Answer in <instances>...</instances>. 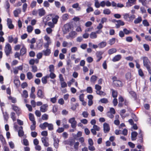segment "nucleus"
<instances>
[{
  "label": "nucleus",
  "mask_w": 151,
  "mask_h": 151,
  "mask_svg": "<svg viewBox=\"0 0 151 151\" xmlns=\"http://www.w3.org/2000/svg\"><path fill=\"white\" fill-rule=\"evenodd\" d=\"M143 60V65L146 68H149V67L150 66L151 62L149 60L148 58L146 56H144L141 58Z\"/></svg>",
  "instance_id": "obj_1"
},
{
  "label": "nucleus",
  "mask_w": 151,
  "mask_h": 151,
  "mask_svg": "<svg viewBox=\"0 0 151 151\" xmlns=\"http://www.w3.org/2000/svg\"><path fill=\"white\" fill-rule=\"evenodd\" d=\"M45 40L47 41V42L44 44V46L45 48H47L49 47V46L51 43V41L50 37L47 36L44 37Z\"/></svg>",
  "instance_id": "obj_2"
},
{
  "label": "nucleus",
  "mask_w": 151,
  "mask_h": 151,
  "mask_svg": "<svg viewBox=\"0 0 151 151\" xmlns=\"http://www.w3.org/2000/svg\"><path fill=\"white\" fill-rule=\"evenodd\" d=\"M68 122L71 124V127L73 128H75L76 127V124L77 122L75 120L74 117H72L69 120Z\"/></svg>",
  "instance_id": "obj_3"
},
{
  "label": "nucleus",
  "mask_w": 151,
  "mask_h": 151,
  "mask_svg": "<svg viewBox=\"0 0 151 151\" xmlns=\"http://www.w3.org/2000/svg\"><path fill=\"white\" fill-rule=\"evenodd\" d=\"M63 32L64 34H67L71 29L72 27L69 24H66L64 26Z\"/></svg>",
  "instance_id": "obj_4"
},
{
  "label": "nucleus",
  "mask_w": 151,
  "mask_h": 151,
  "mask_svg": "<svg viewBox=\"0 0 151 151\" xmlns=\"http://www.w3.org/2000/svg\"><path fill=\"white\" fill-rule=\"evenodd\" d=\"M12 48L10 45L9 43H7L5 47V52L7 56H8L10 54Z\"/></svg>",
  "instance_id": "obj_5"
},
{
  "label": "nucleus",
  "mask_w": 151,
  "mask_h": 151,
  "mask_svg": "<svg viewBox=\"0 0 151 151\" xmlns=\"http://www.w3.org/2000/svg\"><path fill=\"white\" fill-rule=\"evenodd\" d=\"M12 109L16 112V113L18 116L20 115L21 113V110L19 107L15 106L14 105L12 104Z\"/></svg>",
  "instance_id": "obj_6"
},
{
  "label": "nucleus",
  "mask_w": 151,
  "mask_h": 151,
  "mask_svg": "<svg viewBox=\"0 0 151 151\" xmlns=\"http://www.w3.org/2000/svg\"><path fill=\"white\" fill-rule=\"evenodd\" d=\"M41 140L44 145L45 147H48L49 145L48 143V138L47 137H42Z\"/></svg>",
  "instance_id": "obj_7"
},
{
  "label": "nucleus",
  "mask_w": 151,
  "mask_h": 151,
  "mask_svg": "<svg viewBox=\"0 0 151 151\" xmlns=\"http://www.w3.org/2000/svg\"><path fill=\"white\" fill-rule=\"evenodd\" d=\"M104 131L105 133L108 132L110 130V127L109 124L105 123L103 124Z\"/></svg>",
  "instance_id": "obj_8"
},
{
  "label": "nucleus",
  "mask_w": 151,
  "mask_h": 151,
  "mask_svg": "<svg viewBox=\"0 0 151 151\" xmlns=\"http://www.w3.org/2000/svg\"><path fill=\"white\" fill-rule=\"evenodd\" d=\"M7 25L8 28L10 29H13L14 28V26L13 24H12V21L10 18H8L7 20Z\"/></svg>",
  "instance_id": "obj_9"
},
{
  "label": "nucleus",
  "mask_w": 151,
  "mask_h": 151,
  "mask_svg": "<svg viewBox=\"0 0 151 151\" xmlns=\"http://www.w3.org/2000/svg\"><path fill=\"white\" fill-rule=\"evenodd\" d=\"M37 96L40 99H43L45 97L44 93L41 89H38L37 92Z\"/></svg>",
  "instance_id": "obj_10"
},
{
  "label": "nucleus",
  "mask_w": 151,
  "mask_h": 151,
  "mask_svg": "<svg viewBox=\"0 0 151 151\" xmlns=\"http://www.w3.org/2000/svg\"><path fill=\"white\" fill-rule=\"evenodd\" d=\"M45 50H43L42 51L43 54L45 56H49L50 55L51 53V50L49 48H46Z\"/></svg>",
  "instance_id": "obj_11"
},
{
  "label": "nucleus",
  "mask_w": 151,
  "mask_h": 151,
  "mask_svg": "<svg viewBox=\"0 0 151 151\" xmlns=\"http://www.w3.org/2000/svg\"><path fill=\"white\" fill-rule=\"evenodd\" d=\"M102 2L101 4L103 6V7H105V6L107 7L110 6H111V3L109 0L103 1Z\"/></svg>",
  "instance_id": "obj_12"
},
{
  "label": "nucleus",
  "mask_w": 151,
  "mask_h": 151,
  "mask_svg": "<svg viewBox=\"0 0 151 151\" xmlns=\"http://www.w3.org/2000/svg\"><path fill=\"white\" fill-rule=\"evenodd\" d=\"M24 132L23 130L22 126H20L19 127V130L18 131V135L19 137H22L24 136Z\"/></svg>",
  "instance_id": "obj_13"
},
{
  "label": "nucleus",
  "mask_w": 151,
  "mask_h": 151,
  "mask_svg": "<svg viewBox=\"0 0 151 151\" xmlns=\"http://www.w3.org/2000/svg\"><path fill=\"white\" fill-rule=\"evenodd\" d=\"M125 24L124 22L121 20H118L117 23L115 24L116 28H119L121 26H124Z\"/></svg>",
  "instance_id": "obj_14"
},
{
  "label": "nucleus",
  "mask_w": 151,
  "mask_h": 151,
  "mask_svg": "<svg viewBox=\"0 0 151 151\" xmlns=\"http://www.w3.org/2000/svg\"><path fill=\"white\" fill-rule=\"evenodd\" d=\"M122 58V56L120 55H115L112 59V61L113 62H116L119 61Z\"/></svg>",
  "instance_id": "obj_15"
},
{
  "label": "nucleus",
  "mask_w": 151,
  "mask_h": 151,
  "mask_svg": "<svg viewBox=\"0 0 151 151\" xmlns=\"http://www.w3.org/2000/svg\"><path fill=\"white\" fill-rule=\"evenodd\" d=\"M48 106L47 104H45L41 106L40 108V110L42 112H46L47 110V108Z\"/></svg>",
  "instance_id": "obj_16"
},
{
  "label": "nucleus",
  "mask_w": 151,
  "mask_h": 151,
  "mask_svg": "<svg viewBox=\"0 0 151 151\" xmlns=\"http://www.w3.org/2000/svg\"><path fill=\"white\" fill-rule=\"evenodd\" d=\"M113 84L115 86L117 87H122V81L119 80L114 82L113 83Z\"/></svg>",
  "instance_id": "obj_17"
},
{
  "label": "nucleus",
  "mask_w": 151,
  "mask_h": 151,
  "mask_svg": "<svg viewBox=\"0 0 151 151\" xmlns=\"http://www.w3.org/2000/svg\"><path fill=\"white\" fill-rule=\"evenodd\" d=\"M138 134L136 132H133L131 133V139L132 141L135 140L136 139V137Z\"/></svg>",
  "instance_id": "obj_18"
},
{
  "label": "nucleus",
  "mask_w": 151,
  "mask_h": 151,
  "mask_svg": "<svg viewBox=\"0 0 151 151\" xmlns=\"http://www.w3.org/2000/svg\"><path fill=\"white\" fill-rule=\"evenodd\" d=\"M21 12V9L20 8L17 9L16 10L14 11L13 12L14 15L15 17H18V15L20 14Z\"/></svg>",
  "instance_id": "obj_19"
},
{
  "label": "nucleus",
  "mask_w": 151,
  "mask_h": 151,
  "mask_svg": "<svg viewBox=\"0 0 151 151\" xmlns=\"http://www.w3.org/2000/svg\"><path fill=\"white\" fill-rule=\"evenodd\" d=\"M38 14L40 17H42L45 15V11L43 8L40 9L38 10Z\"/></svg>",
  "instance_id": "obj_20"
},
{
  "label": "nucleus",
  "mask_w": 151,
  "mask_h": 151,
  "mask_svg": "<svg viewBox=\"0 0 151 151\" xmlns=\"http://www.w3.org/2000/svg\"><path fill=\"white\" fill-rule=\"evenodd\" d=\"M48 124V122H45L43 124H40L39 127L42 129L45 130L47 127Z\"/></svg>",
  "instance_id": "obj_21"
},
{
  "label": "nucleus",
  "mask_w": 151,
  "mask_h": 151,
  "mask_svg": "<svg viewBox=\"0 0 151 151\" xmlns=\"http://www.w3.org/2000/svg\"><path fill=\"white\" fill-rule=\"evenodd\" d=\"M112 91V97L114 98H116L118 95V92L117 91L114 90L112 88L111 89Z\"/></svg>",
  "instance_id": "obj_22"
},
{
  "label": "nucleus",
  "mask_w": 151,
  "mask_h": 151,
  "mask_svg": "<svg viewBox=\"0 0 151 151\" xmlns=\"http://www.w3.org/2000/svg\"><path fill=\"white\" fill-rule=\"evenodd\" d=\"M27 52V49L24 46H23L20 50V54L23 56Z\"/></svg>",
  "instance_id": "obj_23"
},
{
  "label": "nucleus",
  "mask_w": 151,
  "mask_h": 151,
  "mask_svg": "<svg viewBox=\"0 0 151 151\" xmlns=\"http://www.w3.org/2000/svg\"><path fill=\"white\" fill-rule=\"evenodd\" d=\"M102 2V1H101L99 3L98 0H96L95 2V6L97 8H99L100 6L103 7V6L101 4Z\"/></svg>",
  "instance_id": "obj_24"
},
{
  "label": "nucleus",
  "mask_w": 151,
  "mask_h": 151,
  "mask_svg": "<svg viewBox=\"0 0 151 151\" xmlns=\"http://www.w3.org/2000/svg\"><path fill=\"white\" fill-rule=\"evenodd\" d=\"M14 83L17 88H19L20 85V82L19 79H15L14 80Z\"/></svg>",
  "instance_id": "obj_25"
},
{
  "label": "nucleus",
  "mask_w": 151,
  "mask_h": 151,
  "mask_svg": "<svg viewBox=\"0 0 151 151\" xmlns=\"http://www.w3.org/2000/svg\"><path fill=\"white\" fill-rule=\"evenodd\" d=\"M29 120L32 122V123H33L34 122H36L34 115L30 113L29 114Z\"/></svg>",
  "instance_id": "obj_26"
},
{
  "label": "nucleus",
  "mask_w": 151,
  "mask_h": 151,
  "mask_svg": "<svg viewBox=\"0 0 151 151\" xmlns=\"http://www.w3.org/2000/svg\"><path fill=\"white\" fill-rule=\"evenodd\" d=\"M129 93L131 95L134 100H136L137 98V95L135 92L133 91H130L129 92Z\"/></svg>",
  "instance_id": "obj_27"
},
{
  "label": "nucleus",
  "mask_w": 151,
  "mask_h": 151,
  "mask_svg": "<svg viewBox=\"0 0 151 151\" xmlns=\"http://www.w3.org/2000/svg\"><path fill=\"white\" fill-rule=\"evenodd\" d=\"M106 42H102L98 44L99 47L100 48H103L106 46Z\"/></svg>",
  "instance_id": "obj_28"
},
{
  "label": "nucleus",
  "mask_w": 151,
  "mask_h": 151,
  "mask_svg": "<svg viewBox=\"0 0 151 151\" xmlns=\"http://www.w3.org/2000/svg\"><path fill=\"white\" fill-rule=\"evenodd\" d=\"M49 78V76H46L42 78L41 81L42 83L44 84H45L47 83V79Z\"/></svg>",
  "instance_id": "obj_29"
},
{
  "label": "nucleus",
  "mask_w": 151,
  "mask_h": 151,
  "mask_svg": "<svg viewBox=\"0 0 151 151\" xmlns=\"http://www.w3.org/2000/svg\"><path fill=\"white\" fill-rule=\"evenodd\" d=\"M54 145L55 148H57L58 147L59 140L55 138H54Z\"/></svg>",
  "instance_id": "obj_30"
},
{
  "label": "nucleus",
  "mask_w": 151,
  "mask_h": 151,
  "mask_svg": "<svg viewBox=\"0 0 151 151\" xmlns=\"http://www.w3.org/2000/svg\"><path fill=\"white\" fill-rule=\"evenodd\" d=\"M90 37L92 39H95L97 37V35L96 32H92L90 35Z\"/></svg>",
  "instance_id": "obj_31"
},
{
  "label": "nucleus",
  "mask_w": 151,
  "mask_h": 151,
  "mask_svg": "<svg viewBox=\"0 0 151 151\" xmlns=\"http://www.w3.org/2000/svg\"><path fill=\"white\" fill-rule=\"evenodd\" d=\"M142 21V19L141 17H139L136 19L134 21V23L135 24H137L140 23Z\"/></svg>",
  "instance_id": "obj_32"
},
{
  "label": "nucleus",
  "mask_w": 151,
  "mask_h": 151,
  "mask_svg": "<svg viewBox=\"0 0 151 151\" xmlns=\"http://www.w3.org/2000/svg\"><path fill=\"white\" fill-rule=\"evenodd\" d=\"M97 78V76L95 75H93L90 78V81L91 82L94 83L96 80Z\"/></svg>",
  "instance_id": "obj_33"
},
{
  "label": "nucleus",
  "mask_w": 151,
  "mask_h": 151,
  "mask_svg": "<svg viewBox=\"0 0 151 151\" xmlns=\"http://www.w3.org/2000/svg\"><path fill=\"white\" fill-rule=\"evenodd\" d=\"M116 52V50L115 48H111L109 50L108 53L110 55H111Z\"/></svg>",
  "instance_id": "obj_34"
},
{
  "label": "nucleus",
  "mask_w": 151,
  "mask_h": 151,
  "mask_svg": "<svg viewBox=\"0 0 151 151\" xmlns=\"http://www.w3.org/2000/svg\"><path fill=\"white\" fill-rule=\"evenodd\" d=\"M36 46L37 49H41L42 45V43L40 41L38 43H36Z\"/></svg>",
  "instance_id": "obj_35"
},
{
  "label": "nucleus",
  "mask_w": 151,
  "mask_h": 151,
  "mask_svg": "<svg viewBox=\"0 0 151 151\" xmlns=\"http://www.w3.org/2000/svg\"><path fill=\"white\" fill-rule=\"evenodd\" d=\"M123 32L126 35H128L129 34L132 33V31L131 30H128L126 28H124L123 30Z\"/></svg>",
  "instance_id": "obj_36"
},
{
  "label": "nucleus",
  "mask_w": 151,
  "mask_h": 151,
  "mask_svg": "<svg viewBox=\"0 0 151 151\" xmlns=\"http://www.w3.org/2000/svg\"><path fill=\"white\" fill-rule=\"evenodd\" d=\"M22 97H25V98H27L28 96V92L27 91L24 90L23 91V93L22 94Z\"/></svg>",
  "instance_id": "obj_37"
},
{
  "label": "nucleus",
  "mask_w": 151,
  "mask_h": 151,
  "mask_svg": "<svg viewBox=\"0 0 151 151\" xmlns=\"http://www.w3.org/2000/svg\"><path fill=\"white\" fill-rule=\"evenodd\" d=\"M48 129L50 131H52L54 129L53 124L52 123H48L47 125Z\"/></svg>",
  "instance_id": "obj_38"
},
{
  "label": "nucleus",
  "mask_w": 151,
  "mask_h": 151,
  "mask_svg": "<svg viewBox=\"0 0 151 151\" xmlns=\"http://www.w3.org/2000/svg\"><path fill=\"white\" fill-rule=\"evenodd\" d=\"M27 78L30 80L33 78L32 73L31 72H28L27 74Z\"/></svg>",
  "instance_id": "obj_39"
},
{
  "label": "nucleus",
  "mask_w": 151,
  "mask_h": 151,
  "mask_svg": "<svg viewBox=\"0 0 151 151\" xmlns=\"http://www.w3.org/2000/svg\"><path fill=\"white\" fill-rule=\"evenodd\" d=\"M96 92L97 94L100 96L103 95V96H104L106 95L105 93L100 90L99 91H96Z\"/></svg>",
  "instance_id": "obj_40"
},
{
  "label": "nucleus",
  "mask_w": 151,
  "mask_h": 151,
  "mask_svg": "<svg viewBox=\"0 0 151 151\" xmlns=\"http://www.w3.org/2000/svg\"><path fill=\"white\" fill-rule=\"evenodd\" d=\"M3 113L4 119L6 121H7L9 118L8 114L6 112H4L3 111Z\"/></svg>",
  "instance_id": "obj_41"
},
{
  "label": "nucleus",
  "mask_w": 151,
  "mask_h": 151,
  "mask_svg": "<svg viewBox=\"0 0 151 151\" xmlns=\"http://www.w3.org/2000/svg\"><path fill=\"white\" fill-rule=\"evenodd\" d=\"M115 42V38H112L110 39L109 41V43L110 45H112L114 44Z\"/></svg>",
  "instance_id": "obj_42"
},
{
  "label": "nucleus",
  "mask_w": 151,
  "mask_h": 151,
  "mask_svg": "<svg viewBox=\"0 0 151 151\" xmlns=\"http://www.w3.org/2000/svg\"><path fill=\"white\" fill-rule=\"evenodd\" d=\"M59 17L58 15H56L55 17L52 19V21L53 23L54 24H56L58 21V19L59 18Z\"/></svg>",
  "instance_id": "obj_43"
},
{
  "label": "nucleus",
  "mask_w": 151,
  "mask_h": 151,
  "mask_svg": "<svg viewBox=\"0 0 151 151\" xmlns=\"http://www.w3.org/2000/svg\"><path fill=\"white\" fill-rule=\"evenodd\" d=\"M126 78L127 80H131V73L130 72H128L125 75Z\"/></svg>",
  "instance_id": "obj_44"
},
{
  "label": "nucleus",
  "mask_w": 151,
  "mask_h": 151,
  "mask_svg": "<svg viewBox=\"0 0 151 151\" xmlns=\"http://www.w3.org/2000/svg\"><path fill=\"white\" fill-rule=\"evenodd\" d=\"M111 12L109 9H106L103 10V13L105 14L109 15L111 13Z\"/></svg>",
  "instance_id": "obj_45"
},
{
  "label": "nucleus",
  "mask_w": 151,
  "mask_h": 151,
  "mask_svg": "<svg viewBox=\"0 0 151 151\" xmlns=\"http://www.w3.org/2000/svg\"><path fill=\"white\" fill-rule=\"evenodd\" d=\"M55 5L58 9L60 8L61 5L59 1H55Z\"/></svg>",
  "instance_id": "obj_46"
},
{
  "label": "nucleus",
  "mask_w": 151,
  "mask_h": 151,
  "mask_svg": "<svg viewBox=\"0 0 151 151\" xmlns=\"http://www.w3.org/2000/svg\"><path fill=\"white\" fill-rule=\"evenodd\" d=\"M82 135V132L81 131H78L76 134H75L74 135H73V136L75 138L77 137H81Z\"/></svg>",
  "instance_id": "obj_47"
},
{
  "label": "nucleus",
  "mask_w": 151,
  "mask_h": 151,
  "mask_svg": "<svg viewBox=\"0 0 151 151\" xmlns=\"http://www.w3.org/2000/svg\"><path fill=\"white\" fill-rule=\"evenodd\" d=\"M76 34L75 31H72L69 33V36L72 38H74L75 35Z\"/></svg>",
  "instance_id": "obj_48"
},
{
  "label": "nucleus",
  "mask_w": 151,
  "mask_h": 151,
  "mask_svg": "<svg viewBox=\"0 0 151 151\" xmlns=\"http://www.w3.org/2000/svg\"><path fill=\"white\" fill-rule=\"evenodd\" d=\"M15 114L14 112H12L11 114V117L13 121L16 120V117L15 116Z\"/></svg>",
  "instance_id": "obj_49"
},
{
  "label": "nucleus",
  "mask_w": 151,
  "mask_h": 151,
  "mask_svg": "<svg viewBox=\"0 0 151 151\" xmlns=\"http://www.w3.org/2000/svg\"><path fill=\"white\" fill-rule=\"evenodd\" d=\"M32 124L30 126V129L31 131H34L35 130L36 128V122L32 123Z\"/></svg>",
  "instance_id": "obj_50"
},
{
  "label": "nucleus",
  "mask_w": 151,
  "mask_h": 151,
  "mask_svg": "<svg viewBox=\"0 0 151 151\" xmlns=\"http://www.w3.org/2000/svg\"><path fill=\"white\" fill-rule=\"evenodd\" d=\"M27 29L28 32L30 33L33 30V27L32 26L29 25L27 27Z\"/></svg>",
  "instance_id": "obj_51"
},
{
  "label": "nucleus",
  "mask_w": 151,
  "mask_h": 151,
  "mask_svg": "<svg viewBox=\"0 0 151 151\" xmlns=\"http://www.w3.org/2000/svg\"><path fill=\"white\" fill-rule=\"evenodd\" d=\"M42 120H47L48 119V115L47 114H45L42 115Z\"/></svg>",
  "instance_id": "obj_52"
},
{
  "label": "nucleus",
  "mask_w": 151,
  "mask_h": 151,
  "mask_svg": "<svg viewBox=\"0 0 151 151\" xmlns=\"http://www.w3.org/2000/svg\"><path fill=\"white\" fill-rule=\"evenodd\" d=\"M99 101L101 102L102 103L106 104L108 102V101L107 99L103 98L101 99Z\"/></svg>",
  "instance_id": "obj_53"
},
{
  "label": "nucleus",
  "mask_w": 151,
  "mask_h": 151,
  "mask_svg": "<svg viewBox=\"0 0 151 151\" xmlns=\"http://www.w3.org/2000/svg\"><path fill=\"white\" fill-rule=\"evenodd\" d=\"M8 99L9 100H11L12 102L13 103H16L17 101L16 98L13 97L11 96L9 97Z\"/></svg>",
  "instance_id": "obj_54"
},
{
  "label": "nucleus",
  "mask_w": 151,
  "mask_h": 151,
  "mask_svg": "<svg viewBox=\"0 0 151 151\" xmlns=\"http://www.w3.org/2000/svg\"><path fill=\"white\" fill-rule=\"evenodd\" d=\"M142 24L145 27L149 26L150 25L149 23L146 19H145L143 21Z\"/></svg>",
  "instance_id": "obj_55"
},
{
  "label": "nucleus",
  "mask_w": 151,
  "mask_h": 151,
  "mask_svg": "<svg viewBox=\"0 0 151 151\" xmlns=\"http://www.w3.org/2000/svg\"><path fill=\"white\" fill-rule=\"evenodd\" d=\"M133 40L132 37L131 36L127 37L126 38V40L128 42H131L133 41Z\"/></svg>",
  "instance_id": "obj_56"
},
{
  "label": "nucleus",
  "mask_w": 151,
  "mask_h": 151,
  "mask_svg": "<svg viewBox=\"0 0 151 151\" xmlns=\"http://www.w3.org/2000/svg\"><path fill=\"white\" fill-rule=\"evenodd\" d=\"M143 47L146 51H148L150 50V47L149 45L147 44H144Z\"/></svg>",
  "instance_id": "obj_57"
},
{
  "label": "nucleus",
  "mask_w": 151,
  "mask_h": 151,
  "mask_svg": "<svg viewBox=\"0 0 151 151\" xmlns=\"http://www.w3.org/2000/svg\"><path fill=\"white\" fill-rule=\"evenodd\" d=\"M5 7L7 9H8L10 7L9 3L8 1H6L4 5Z\"/></svg>",
  "instance_id": "obj_58"
},
{
  "label": "nucleus",
  "mask_w": 151,
  "mask_h": 151,
  "mask_svg": "<svg viewBox=\"0 0 151 151\" xmlns=\"http://www.w3.org/2000/svg\"><path fill=\"white\" fill-rule=\"evenodd\" d=\"M48 1H45L44 2L43 6L44 7H48L50 5V4L48 2Z\"/></svg>",
  "instance_id": "obj_59"
},
{
  "label": "nucleus",
  "mask_w": 151,
  "mask_h": 151,
  "mask_svg": "<svg viewBox=\"0 0 151 151\" xmlns=\"http://www.w3.org/2000/svg\"><path fill=\"white\" fill-rule=\"evenodd\" d=\"M89 114L86 111H84L82 113V115L84 118H87L88 117Z\"/></svg>",
  "instance_id": "obj_60"
},
{
  "label": "nucleus",
  "mask_w": 151,
  "mask_h": 151,
  "mask_svg": "<svg viewBox=\"0 0 151 151\" xmlns=\"http://www.w3.org/2000/svg\"><path fill=\"white\" fill-rule=\"evenodd\" d=\"M107 116L110 118L111 119H112L114 117V115H113V114L109 112V111H108L106 113Z\"/></svg>",
  "instance_id": "obj_61"
},
{
  "label": "nucleus",
  "mask_w": 151,
  "mask_h": 151,
  "mask_svg": "<svg viewBox=\"0 0 151 151\" xmlns=\"http://www.w3.org/2000/svg\"><path fill=\"white\" fill-rule=\"evenodd\" d=\"M32 72L35 73L37 71V67L36 65L32 66Z\"/></svg>",
  "instance_id": "obj_62"
},
{
  "label": "nucleus",
  "mask_w": 151,
  "mask_h": 151,
  "mask_svg": "<svg viewBox=\"0 0 151 151\" xmlns=\"http://www.w3.org/2000/svg\"><path fill=\"white\" fill-rule=\"evenodd\" d=\"M75 142V140L73 139H70L69 140V145L72 146Z\"/></svg>",
  "instance_id": "obj_63"
},
{
  "label": "nucleus",
  "mask_w": 151,
  "mask_h": 151,
  "mask_svg": "<svg viewBox=\"0 0 151 151\" xmlns=\"http://www.w3.org/2000/svg\"><path fill=\"white\" fill-rule=\"evenodd\" d=\"M36 1H33L30 4V6L32 8H34L36 5Z\"/></svg>",
  "instance_id": "obj_64"
}]
</instances>
